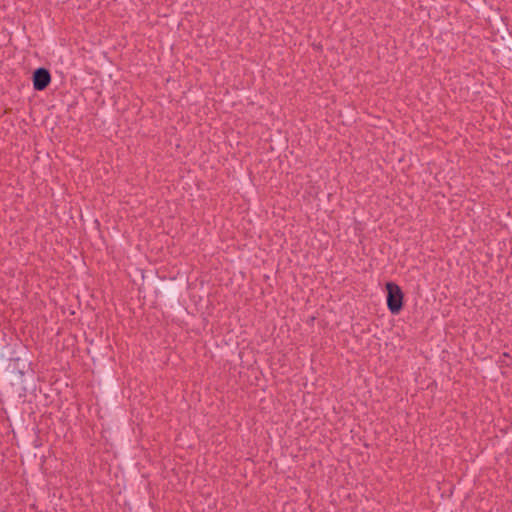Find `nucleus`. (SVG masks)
<instances>
[{"label": "nucleus", "instance_id": "obj_2", "mask_svg": "<svg viewBox=\"0 0 512 512\" xmlns=\"http://www.w3.org/2000/svg\"><path fill=\"white\" fill-rule=\"evenodd\" d=\"M51 77L49 72L44 68H39L34 72L33 85L36 90L45 89L50 83Z\"/></svg>", "mask_w": 512, "mask_h": 512}, {"label": "nucleus", "instance_id": "obj_1", "mask_svg": "<svg viewBox=\"0 0 512 512\" xmlns=\"http://www.w3.org/2000/svg\"><path fill=\"white\" fill-rule=\"evenodd\" d=\"M387 305L392 313H398L402 308L403 295L399 286L393 283L386 284Z\"/></svg>", "mask_w": 512, "mask_h": 512}]
</instances>
